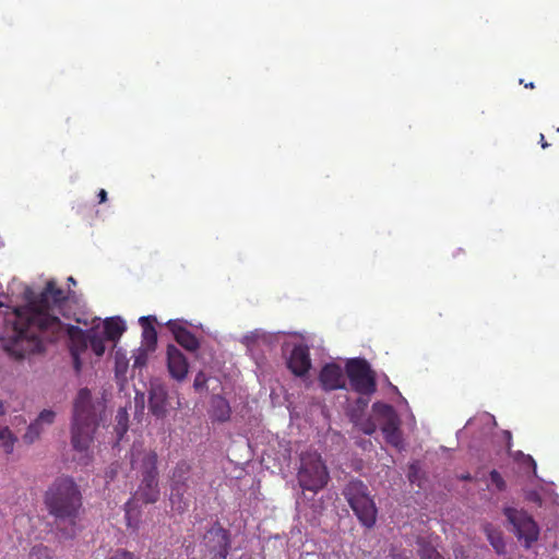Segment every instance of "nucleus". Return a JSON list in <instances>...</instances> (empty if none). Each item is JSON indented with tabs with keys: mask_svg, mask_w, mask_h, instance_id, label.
<instances>
[{
	"mask_svg": "<svg viewBox=\"0 0 559 559\" xmlns=\"http://www.w3.org/2000/svg\"><path fill=\"white\" fill-rule=\"evenodd\" d=\"M319 381L325 391H334L345 386L342 368L336 364H326L322 367Z\"/></svg>",
	"mask_w": 559,
	"mask_h": 559,
	"instance_id": "obj_12",
	"label": "nucleus"
},
{
	"mask_svg": "<svg viewBox=\"0 0 559 559\" xmlns=\"http://www.w3.org/2000/svg\"><path fill=\"white\" fill-rule=\"evenodd\" d=\"M28 559H52V551L44 545H37L31 549Z\"/></svg>",
	"mask_w": 559,
	"mask_h": 559,
	"instance_id": "obj_28",
	"label": "nucleus"
},
{
	"mask_svg": "<svg viewBox=\"0 0 559 559\" xmlns=\"http://www.w3.org/2000/svg\"><path fill=\"white\" fill-rule=\"evenodd\" d=\"M105 408V402L94 399L87 388L79 390L73 401L71 421V444L75 451L88 450Z\"/></svg>",
	"mask_w": 559,
	"mask_h": 559,
	"instance_id": "obj_3",
	"label": "nucleus"
},
{
	"mask_svg": "<svg viewBox=\"0 0 559 559\" xmlns=\"http://www.w3.org/2000/svg\"><path fill=\"white\" fill-rule=\"evenodd\" d=\"M539 143L542 145L543 148H546L549 146V144L547 143V141L545 140V136L543 133H540V139H539Z\"/></svg>",
	"mask_w": 559,
	"mask_h": 559,
	"instance_id": "obj_39",
	"label": "nucleus"
},
{
	"mask_svg": "<svg viewBox=\"0 0 559 559\" xmlns=\"http://www.w3.org/2000/svg\"><path fill=\"white\" fill-rule=\"evenodd\" d=\"M489 477H490L491 484L495 485L499 491H502L506 489V481L498 471L492 469L489 473Z\"/></svg>",
	"mask_w": 559,
	"mask_h": 559,
	"instance_id": "obj_30",
	"label": "nucleus"
},
{
	"mask_svg": "<svg viewBox=\"0 0 559 559\" xmlns=\"http://www.w3.org/2000/svg\"><path fill=\"white\" fill-rule=\"evenodd\" d=\"M126 326L119 319H108L104 323L103 334L108 341H117L124 332Z\"/></svg>",
	"mask_w": 559,
	"mask_h": 559,
	"instance_id": "obj_20",
	"label": "nucleus"
},
{
	"mask_svg": "<svg viewBox=\"0 0 559 559\" xmlns=\"http://www.w3.org/2000/svg\"><path fill=\"white\" fill-rule=\"evenodd\" d=\"M421 559H444L435 548L425 546L419 551Z\"/></svg>",
	"mask_w": 559,
	"mask_h": 559,
	"instance_id": "obj_31",
	"label": "nucleus"
},
{
	"mask_svg": "<svg viewBox=\"0 0 559 559\" xmlns=\"http://www.w3.org/2000/svg\"><path fill=\"white\" fill-rule=\"evenodd\" d=\"M134 498L145 504L155 503L159 499L158 478H141Z\"/></svg>",
	"mask_w": 559,
	"mask_h": 559,
	"instance_id": "obj_15",
	"label": "nucleus"
},
{
	"mask_svg": "<svg viewBox=\"0 0 559 559\" xmlns=\"http://www.w3.org/2000/svg\"><path fill=\"white\" fill-rule=\"evenodd\" d=\"M45 506L55 519L57 526L67 523L68 527L60 528L64 538H73L83 497L80 487L72 477L60 476L48 487L44 496Z\"/></svg>",
	"mask_w": 559,
	"mask_h": 559,
	"instance_id": "obj_2",
	"label": "nucleus"
},
{
	"mask_svg": "<svg viewBox=\"0 0 559 559\" xmlns=\"http://www.w3.org/2000/svg\"><path fill=\"white\" fill-rule=\"evenodd\" d=\"M503 514L508 522L512 525V532L515 534L520 542L523 540V546L530 549L532 545L539 538V526L532 515L523 509L506 507Z\"/></svg>",
	"mask_w": 559,
	"mask_h": 559,
	"instance_id": "obj_5",
	"label": "nucleus"
},
{
	"mask_svg": "<svg viewBox=\"0 0 559 559\" xmlns=\"http://www.w3.org/2000/svg\"><path fill=\"white\" fill-rule=\"evenodd\" d=\"M116 433L118 437V440H121L123 435L128 431L129 427V415L128 412L124 408H119L116 414Z\"/></svg>",
	"mask_w": 559,
	"mask_h": 559,
	"instance_id": "obj_25",
	"label": "nucleus"
},
{
	"mask_svg": "<svg viewBox=\"0 0 559 559\" xmlns=\"http://www.w3.org/2000/svg\"><path fill=\"white\" fill-rule=\"evenodd\" d=\"M348 504L369 496L368 487L360 479L350 480L343 491Z\"/></svg>",
	"mask_w": 559,
	"mask_h": 559,
	"instance_id": "obj_19",
	"label": "nucleus"
},
{
	"mask_svg": "<svg viewBox=\"0 0 559 559\" xmlns=\"http://www.w3.org/2000/svg\"><path fill=\"white\" fill-rule=\"evenodd\" d=\"M525 87H528V88H534V83H528V84H525Z\"/></svg>",
	"mask_w": 559,
	"mask_h": 559,
	"instance_id": "obj_44",
	"label": "nucleus"
},
{
	"mask_svg": "<svg viewBox=\"0 0 559 559\" xmlns=\"http://www.w3.org/2000/svg\"><path fill=\"white\" fill-rule=\"evenodd\" d=\"M68 300V293L49 280L40 294L28 297L27 302L13 309V318L5 320L0 336L3 350L15 360H23L46 349L47 343L57 342L62 335L69 337L70 353L82 354L88 348L90 329L64 325L51 314Z\"/></svg>",
	"mask_w": 559,
	"mask_h": 559,
	"instance_id": "obj_1",
	"label": "nucleus"
},
{
	"mask_svg": "<svg viewBox=\"0 0 559 559\" xmlns=\"http://www.w3.org/2000/svg\"><path fill=\"white\" fill-rule=\"evenodd\" d=\"M98 198H99V203L106 202V200H107V192L104 189H102L98 192Z\"/></svg>",
	"mask_w": 559,
	"mask_h": 559,
	"instance_id": "obj_38",
	"label": "nucleus"
},
{
	"mask_svg": "<svg viewBox=\"0 0 559 559\" xmlns=\"http://www.w3.org/2000/svg\"><path fill=\"white\" fill-rule=\"evenodd\" d=\"M16 438L8 427H0V445L7 454H11L14 449Z\"/></svg>",
	"mask_w": 559,
	"mask_h": 559,
	"instance_id": "obj_26",
	"label": "nucleus"
},
{
	"mask_svg": "<svg viewBox=\"0 0 559 559\" xmlns=\"http://www.w3.org/2000/svg\"><path fill=\"white\" fill-rule=\"evenodd\" d=\"M146 349L141 350L136 356H134L133 367L134 368H141L145 366L147 360Z\"/></svg>",
	"mask_w": 559,
	"mask_h": 559,
	"instance_id": "obj_34",
	"label": "nucleus"
},
{
	"mask_svg": "<svg viewBox=\"0 0 559 559\" xmlns=\"http://www.w3.org/2000/svg\"><path fill=\"white\" fill-rule=\"evenodd\" d=\"M510 455L523 469L532 471V473L536 475V462L530 454H525L522 451H515Z\"/></svg>",
	"mask_w": 559,
	"mask_h": 559,
	"instance_id": "obj_23",
	"label": "nucleus"
},
{
	"mask_svg": "<svg viewBox=\"0 0 559 559\" xmlns=\"http://www.w3.org/2000/svg\"><path fill=\"white\" fill-rule=\"evenodd\" d=\"M364 431H365V433L370 435V433H372V432H373V428L365 429Z\"/></svg>",
	"mask_w": 559,
	"mask_h": 559,
	"instance_id": "obj_43",
	"label": "nucleus"
},
{
	"mask_svg": "<svg viewBox=\"0 0 559 559\" xmlns=\"http://www.w3.org/2000/svg\"><path fill=\"white\" fill-rule=\"evenodd\" d=\"M382 433L384 436V439L388 443L391 445L399 448L402 444V435L399 426L392 421L389 420L384 424L382 427Z\"/></svg>",
	"mask_w": 559,
	"mask_h": 559,
	"instance_id": "obj_21",
	"label": "nucleus"
},
{
	"mask_svg": "<svg viewBox=\"0 0 559 559\" xmlns=\"http://www.w3.org/2000/svg\"><path fill=\"white\" fill-rule=\"evenodd\" d=\"M5 413L3 402L0 400V415H3Z\"/></svg>",
	"mask_w": 559,
	"mask_h": 559,
	"instance_id": "obj_41",
	"label": "nucleus"
},
{
	"mask_svg": "<svg viewBox=\"0 0 559 559\" xmlns=\"http://www.w3.org/2000/svg\"><path fill=\"white\" fill-rule=\"evenodd\" d=\"M106 340L103 333L95 329H90L88 348H91L96 356H102L105 353Z\"/></svg>",
	"mask_w": 559,
	"mask_h": 559,
	"instance_id": "obj_22",
	"label": "nucleus"
},
{
	"mask_svg": "<svg viewBox=\"0 0 559 559\" xmlns=\"http://www.w3.org/2000/svg\"><path fill=\"white\" fill-rule=\"evenodd\" d=\"M345 370L355 392L361 395H371L377 391L376 372L366 359H349L346 362Z\"/></svg>",
	"mask_w": 559,
	"mask_h": 559,
	"instance_id": "obj_6",
	"label": "nucleus"
},
{
	"mask_svg": "<svg viewBox=\"0 0 559 559\" xmlns=\"http://www.w3.org/2000/svg\"><path fill=\"white\" fill-rule=\"evenodd\" d=\"M287 367L296 377H305L311 368V358L307 345H296L287 360Z\"/></svg>",
	"mask_w": 559,
	"mask_h": 559,
	"instance_id": "obj_10",
	"label": "nucleus"
},
{
	"mask_svg": "<svg viewBox=\"0 0 559 559\" xmlns=\"http://www.w3.org/2000/svg\"><path fill=\"white\" fill-rule=\"evenodd\" d=\"M167 367L170 376L178 381H182L188 374L187 358L175 345L167 346Z\"/></svg>",
	"mask_w": 559,
	"mask_h": 559,
	"instance_id": "obj_11",
	"label": "nucleus"
},
{
	"mask_svg": "<svg viewBox=\"0 0 559 559\" xmlns=\"http://www.w3.org/2000/svg\"><path fill=\"white\" fill-rule=\"evenodd\" d=\"M108 559H135V556L128 550H117L111 557Z\"/></svg>",
	"mask_w": 559,
	"mask_h": 559,
	"instance_id": "obj_35",
	"label": "nucleus"
},
{
	"mask_svg": "<svg viewBox=\"0 0 559 559\" xmlns=\"http://www.w3.org/2000/svg\"><path fill=\"white\" fill-rule=\"evenodd\" d=\"M130 506H131V500H129L127 503H126V516L129 518V513H130Z\"/></svg>",
	"mask_w": 559,
	"mask_h": 559,
	"instance_id": "obj_40",
	"label": "nucleus"
},
{
	"mask_svg": "<svg viewBox=\"0 0 559 559\" xmlns=\"http://www.w3.org/2000/svg\"><path fill=\"white\" fill-rule=\"evenodd\" d=\"M80 355L81 354H79V353H71L72 360H73V367L76 372H80L81 368H82V361H81Z\"/></svg>",
	"mask_w": 559,
	"mask_h": 559,
	"instance_id": "obj_37",
	"label": "nucleus"
},
{
	"mask_svg": "<svg viewBox=\"0 0 559 559\" xmlns=\"http://www.w3.org/2000/svg\"><path fill=\"white\" fill-rule=\"evenodd\" d=\"M56 413L51 409H44L39 413L37 418L35 419L39 426L44 428V425H51L55 421Z\"/></svg>",
	"mask_w": 559,
	"mask_h": 559,
	"instance_id": "obj_29",
	"label": "nucleus"
},
{
	"mask_svg": "<svg viewBox=\"0 0 559 559\" xmlns=\"http://www.w3.org/2000/svg\"><path fill=\"white\" fill-rule=\"evenodd\" d=\"M44 428L38 425L35 420L29 424V426L26 429V432L23 436V440L27 444L34 443L36 440L39 439Z\"/></svg>",
	"mask_w": 559,
	"mask_h": 559,
	"instance_id": "obj_27",
	"label": "nucleus"
},
{
	"mask_svg": "<svg viewBox=\"0 0 559 559\" xmlns=\"http://www.w3.org/2000/svg\"><path fill=\"white\" fill-rule=\"evenodd\" d=\"M167 392L166 390L158 385L154 386L150 391V397H148V408L151 413L158 417L163 418L166 416L167 413Z\"/></svg>",
	"mask_w": 559,
	"mask_h": 559,
	"instance_id": "obj_16",
	"label": "nucleus"
},
{
	"mask_svg": "<svg viewBox=\"0 0 559 559\" xmlns=\"http://www.w3.org/2000/svg\"><path fill=\"white\" fill-rule=\"evenodd\" d=\"M167 328L174 334L176 342L189 352H197L200 348V342L197 336L176 321H168Z\"/></svg>",
	"mask_w": 559,
	"mask_h": 559,
	"instance_id": "obj_13",
	"label": "nucleus"
},
{
	"mask_svg": "<svg viewBox=\"0 0 559 559\" xmlns=\"http://www.w3.org/2000/svg\"><path fill=\"white\" fill-rule=\"evenodd\" d=\"M488 540L496 550L497 554L501 555L506 551V544L503 537L499 531L492 530L489 525L485 528Z\"/></svg>",
	"mask_w": 559,
	"mask_h": 559,
	"instance_id": "obj_24",
	"label": "nucleus"
},
{
	"mask_svg": "<svg viewBox=\"0 0 559 559\" xmlns=\"http://www.w3.org/2000/svg\"><path fill=\"white\" fill-rule=\"evenodd\" d=\"M503 438L506 440V447L509 454L512 453V433L509 430H503Z\"/></svg>",
	"mask_w": 559,
	"mask_h": 559,
	"instance_id": "obj_36",
	"label": "nucleus"
},
{
	"mask_svg": "<svg viewBox=\"0 0 559 559\" xmlns=\"http://www.w3.org/2000/svg\"><path fill=\"white\" fill-rule=\"evenodd\" d=\"M297 480L304 490L313 493L322 490L330 480V473L317 452H307L300 455V466L297 473Z\"/></svg>",
	"mask_w": 559,
	"mask_h": 559,
	"instance_id": "obj_4",
	"label": "nucleus"
},
{
	"mask_svg": "<svg viewBox=\"0 0 559 559\" xmlns=\"http://www.w3.org/2000/svg\"><path fill=\"white\" fill-rule=\"evenodd\" d=\"M231 408L228 401L221 395H215L211 402V418L219 423H225L229 420Z\"/></svg>",
	"mask_w": 559,
	"mask_h": 559,
	"instance_id": "obj_18",
	"label": "nucleus"
},
{
	"mask_svg": "<svg viewBox=\"0 0 559 559\" xmlns=\"http://www.w3.org/2000/svg\"><path fill=\"white\" fill-rule=\"evenodd\" d=\"M525 499L528 502H533L538 507H542V504H543V498L539 495V492H537L536 490H531V491L526 492Z\"/></svg>",
	"mask_w": 559,
	"mask_h": 559,
	"instance_id": "obj_33",
	"label": "nucleus"
},
{
	"mask_svg": "<svg viewBox=\"0 0 559 559\" xmlns=\"http://www.w3.org/2000/svg\"><path fill=\"white\" fill-rule=\"evenodd\" d=\"M358 520L366 527H372L377 520V508L373 500L368 496L349 504Z\"/></svg>",
	"mask_w": 559,
	"mask_h": 559,
	"instance_id": "obj_14",
	"label": "nucleus"
},
{
	"mask_svg": "<svg viewBox=\"0 0 559 559\" xmlns=\"http://www.w3.org/2000/svg\"><path fill=\"white\" fill-rule=\"evenodd\" d=\"M201 545L205 559H227L230 549V534L216 521L204 533Z\"/></svg>",
	"mask_w": 559,
	"mask_h": 559,
	"instance_id": "obj_7",
	"label": "nucleus"
},
{
	"mask_svg": "<svg viewBox=\"0 0 559 559\" xmlns=\"http://www.w3.org/2000/svg\"><path fill=\"white\" fill-rule=\"evenodd\" d=\"M0 307H2V302H0Z\"/></svg>",
	"mask_w": 559,
	"mask_h": 559,
	"instance_id": "obj_45",
	"label": "nucleus"
},
{
	"mask_svg": "<svg viewBox=\"0 0 559 559\" xmlns=\"http://www.w3.org/2000/svg\"><path fill=\"white\" fill-rule=\"evenodd\" d=\"M206 382H207L206 374L203 371H200L197 373V376L194 378L193 386L197 391H199V390L206 388Z\"/></svg>",
	"mask_w": 559,
	"mask_h": 559,
	"instance_id": "obj_32",
	"label": "nucleus"
},
{
	"mask_svg": "<svg viewBox=\"0 0 559 559\" xmlns=\"http://www.w3.org/2000/svg\"><path fill=\"white\" fill-rule=\"evenodd\" d=\"M154 317H141L140 324L142 326V342L146 350H154L157 344V332L154 328Z\"/></svg>",
	"mask_w": 559,
	"mask_h": 559,
	"instance_id": "obj_17",
	"label": "nucleus"
},
{
	"mask_svg": "<svg viewBox=\"0 0 559 559\" xmlns=\"http://www.w3.org/2000/svg\"><path fill=\"white\" fill-rule=\"evenodd\" d=\"M158 455L154 450H133L131 465L142 478H158Z\"/></svg>",
	"mask_w": 559,
	"mask_h": 559,
	"instance_id": "obj_9",
	"label": "nucleus"
},
{
	"mask_svg": "<svg viewBox=\"0 0 559 559\" xmlns=\"http://www.w3.org/2000/svg\"><path fill=\"white\" fill-rule=\"evenodd\" d=\"M68 282L75 285L76 284V281L73 278V276H69L68 277Z\"/></svg>",
	"mask_w": 559,
	"mask_h": 559,
	"instance_id": "obj_42",
	"label": "nucleus"
},
{
	"mask_svg": "<svg viewBox=\"0 0 559 559\" xmlns=\"http://www.w3.org/2000/svg\"><path fill=\"white\" fill-rule=\"evenodd\" d=\"M192 466L186 460L179 461L173 469L170 476V503L171 508L179 513H183L188 509V502L185 495L188 491V480Z\"/></svg>",
	"mask_w": 559,
	"mask_h": 559,
	"instance_id": "obj_8",
	"label": "nucleus"
}]
</instances>
